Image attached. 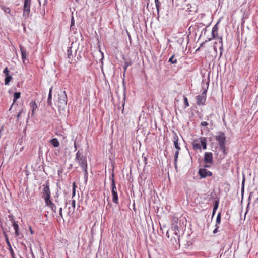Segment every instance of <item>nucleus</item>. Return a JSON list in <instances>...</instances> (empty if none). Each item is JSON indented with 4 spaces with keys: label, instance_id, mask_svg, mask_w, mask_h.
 Instances as JSON below:
<instances>
[{
    "label": "nucleus",
    "instance_id": "1",
    "mask_svg": "<svg viewBox=\"0 0 258 258\" xmlns=\"http://www.w3.org/2000/svg\"><path fill=\"white\" fill-rule=\"evenodd\" d=\"M75 161L81 167L83 171L87 174V158L83 154L82 151L78 150L76 154Z\"/></svg>",
    "mask_w": 258,
    "mask_h": 258
},
{
    "label": "nucleus",
    "instance_id": "2",
    "mask_svg": "<svg viewBox=\"0 0 258 258\" xmlns=\"http://www.w3.org/2000/svg\"><path fill=\"white\" fill-rule=\"evenodd\" d=\"M215 139L218 142L220 149L223 153L225 151L226 137L225 133L222 132L217 133Z\"/></svg>",
    "mask_w": 258,
    "mask_h": 258
},
{
    "label": "nucleus",
    "instance_id": "3",
    "mask_svg": "<svg viewBox=\"0 0 258 258\" xmlns=\"http://www.w3.org/2000/svg\"><path fill=\"white\" fill-rule=\"evenodd\" d=\"M58 100V107L60 108H63L67 105V96L66 92L63 91L61 94H59Z\"/></svg>",
    "mask_w": 258,
    "mask_h": 258
},
{
    "label": "nucleus",
    "instance_id": "4",
    "mask_svg": "<svg viewBox=\"0 0 258 258\" xmlns=\"http://www.w3.org/2000/svg\"><path fill=\"white\" fill-rule=\"evenodd\" d=\"M111 193L112 195V201L115 204L118 203V197L117 192V189L114 178L111 181Z\"/></svg>",
    "mask_w": 258,
    "mask_h": 258
},
{
    "label": "nucleus",
    "instance_id": "5",
    "mask_svg": "<svg viewBox=\"0 0 258 258\" xmlns=\"http://www.w3.org/2000/svg\"><path fill=\"white\" fill-rule=\"evenodd\" d=\"M44 188L43 189V196L42 197L44 198L45 201L50 199L51 192L49 188V184L48 181H47L45 184L43 185Z\"/></svg>",
    "mask_w": 258,
    "mask_h": 258
},
{
    "label": "nucleus",
    "instance_id": "6",
    "mask_svg": "<svg viewBox=\"0 0 258 258\" xmlns=\"http://www.w3.org/2000/svg\"><path fill=\"white\" fill-rule=\"evenodd\" d=\"M207 90L205 89L201 94L196 96L197 104L200 105H205L206 99Z\"/></svg>",
    "mask_w": 258,
    "mask_h": 258
},
{
    "label": "nucleus",
    "instance_id": "7",
    "mask_svg": "<svg viewBox=\"0 0 258 258\" xmlns=\"http://www.w3.org/2000/svg\"><path fill=\"white\" fill-rule=\"evenodd\" d=\"M31 4V0L24 1L23 15L25 18L28 17L29 16Z\"/></svg>",
    "mask_w": 258,
    "mask_h": 258
},
{
    "label": "nucleus",
    "instance_id": "8",
    "mask_svg": "<svg viewBox=\"0 0 258 258\" xmlns=\"http://www.w3.org/2000/svg\"><path fill=\"white\" fill-rule=\"evenodd\" d=\"M204 161L205 164H212L213 163V154L211 152H205Z\"/></svg>",
    "mask_w": 258,
    "mask_h": 258
},
{
    "label": "nucleus",
    "instance_id": "9",
    "mask_svg": "<svg viewBox=\"0 0 258 258\" xmlns=\"http://www.w3.org/2000/svg\"><path fill=\"white\" fill-rule=\"evenodd\" d=\"M199 174L201 178H206L208 176L210 177L212 176V173L205 168L200 169L199 170Z\"/></svg>",
    "mask_w": 258,
    "mask_h": 258
},
{
    "label": "nucleus",
    "instance_id": "10",
    "mask_svg": "<svg viewBox=\"0 0 258 258\" xmlns=\"http://www.w3.org/2000/svg\"><path fill=\"white\" fill-rule=\"evenodd\" d=\"M173 133L174 134V136L173 138V142L174 144V146L176 150H180L181 148L178 143L179 139H178V135H177V133L174 131H173Z\"/></svg>",
    "mask_w": 258,
    "mask_h": 258
},
{
    "label": "nucleus",
    "instance_id": "11",
    "mask_svg": "<svg viewBox=\"0 0 258 258\" xmlns=\"http://www.w3.org/2000/svg\"><path fill=\"white\" fill-rule=\"evenodd\" d=\"M21 53V56H22V59L23 60V63H25V61L27 60V52L25 48L23 47L20 46Z\"/></svg>",
    "mask_w": 258,
    "mask_h": 258
},
{
    "label": "nucleus",
    "instance_id": "12",
    "mask_svg": "<svg viewBox=\"0 0 258 258\" xmlns=\"http://www.w3.org/2000/svg\"><path fill=\"white\" fill-rule=\"evenodd\" d=\"M29 105L32 110V115H34L35 113V111L38 108V105L34 100L31 101Z\"/></svg>",
    "mask_w": 258,
    "mask_h": 258
},
{
    "label": "nucleus",
    "instance_id": "13",
    "mask_svg": "<svg viewBox=\"0 0 258 258\" xmlns=\"http://www.w3.org/2000/svg\"><path fill=\"white\" fill-rule=\"evenodd\" d=\"M45 202L46 206H48L50 208H51V209L53 212H56V207L54 204L51 202L50 199L45 201Z\"/></svg>",
    "mask_w": 258,
    "mask_h": 258
},
{
    "label": "nucleus",
    "instance_id": "14",
    "mask_svg": "<svg viewBox=\"0 0 258 258\" xmlns=\"http://www.w3.org/2000/svg\"><path fill=\"white\" fill-rule=\"evenodd\" d=\"M201 146L204 150L207 148V139L205 137H201L200 138Z\"/></svg>",
    "mask_w": 258,
    "mask_h": 258
},
{
    "label": "nucleus",
    "instance_id": "15",
    "mask_svg": "<svg viewBox=\"0 0 258 258\" xmlns=\"http://www.w3.org/2000/svg\"><path fill=\"white\" fill-rule=\"evenodd\" d=\"M13 226L15 230V233L16 236L20 235L21 233L19 231V226L16 222L14 221L13 224Z\"/></svg>",
    "mask_w": 258,
    "mask_h": 258
},
{
    "label": "nucleus",
    "instance_id": "16",
    "mask_svg": "<svg viewBox=\"0 0 258 258\" xmlns=\"http://www.w3.org/2000/svg\"><path fill=\"white\" fill-rule=\"evenodd\" d=\"M49 143L54 147H58L60 144L56 138H53L49 141Z\"/></svg>",
    "mask_w": 258,
    "mask_h": 258
},
{
    "label": "nucleus",
    "instance_id": "17",
    "mask_svg": "<svg viewBox=\"0 0 258 258\" xmlns=\"http://www.w3.org/2000/svg\"><path fill=\"white\" fill-rule=\"evenodd\" d=\"M175 235H176V237H171L170 240L171 244L173 245L177 244L178 241L179 240V236L177 235V233H175Z\"/></svg>",
    "mask_w": 258,
    "mask_h": 258
},
{
    "label": "nucleus",
    "instance_id": "18",
    "mask_svg": "<svg viewBox=\"0 0 258 258\" xmlns=\"http://www.w3.org/2000/svg\"><path fill=\"white\" fill-rule=\"evenodd\" d=\"M52 90V87H51L49 90V95H48V99H47V103L48 105H51V104H52V102H51Z\"/></svg>",
    "mask_w": 258,
    "mask_h": 258
},
{
    "label": "nucleus",
    "instance_id": "19",
    "mask_svg": "<svg viewBox=\"0 0 258 258\" xmlns=\"http://www.w3.org/2000/svg\"><path fill=\"white\" fill-rule=\"evenodd\" d=\"M67 56L70 59L72 60L73 58V55L72 53V48L71 47H68L67 50Z\"/></svg>",
    "mask_w": 258,
    "mask_h": 258
},
{
    "label": "nucleus",
    "instance_id": "20",
    "mask_svg": "<svg viewBox=\"0 0 258 258\" xmlns=\"http://www.w3.org/2000/svg\"><path fill=\"white\" fill-rule=\"evenodd\" d=\"M1 8L5 12V13L9 14H10L11 15H12V14H11V11L9 7H7L3 6H1Z\"/></svg>",
    "mask_w": 258,
    "mask_h": 258
},
{
    "label": "nucleus",
    "instance_id": "21",
    "mask_svg": "<svg viewBox=\"0 0 258 258\" xmlns=\"http://www.w3.org/2000/svg\"><path fill=\"white\" fill-rule=\"evenodd\" d=\"M20 92H15L14 94L13 103H14L16 100L20 97Z\"/></svg>",
    "mask_w": 258,
    "mask_h": 258
},
{
    "label": "nucleus",
    "instance_id": "22",
    "mask_svg": "<svg viewBox=\"0 0 258 258\" xmlns=\"http://www.w3.org/2000/svg\"><path fill=\"white\" fill-rule=\"evenodd\" d=\"M155 1V4L156 8L157 9V11L158 13L159 12V10L160 9L161 7V3L160 2L159 0H154Z\"/></svg>",
    "mask_w": 258,
    "mask_h": 258
},
{
    "label": "nucleus",
    "instance_id": "23",
    "mask_svg": "<svg viewBox=\"0 0 258 258\" xmlns=\"http://www.w3.org/2000/svg\"><path fill=\"white\" fill-rule=\"evenodd\" d=\"M12 79V76L10 75L9 76H6L5 79V84L6 85H9L10 82Z\"/></svg>",
    "mask_w": 258,
    "mask_h": 258
},
{
    "label": "nucleus",
    "instance_id": "24",
    "mask_svg": "<svg viewBox=\"0 0 258 258\" xmlns=\"http://www.w3.org/2000/svg\"><path fill=\"white\" fill-rule=\"evenodd\" d=\"M68 204L71 205V206H73L75 208L76 207V201L75 200L73 199L72 200H70L68 202H66V206Z\"/></svg>",
    "mask_w": 258,
    "mask_h": 258
},
{
    "label": "nucleus",
    "instance_id": "25",
    "mask_svg": "<svg viewBox=\"0 0 258 258\" xmlns=\"http://www.w3.org/2000/svg\"><path fill=\"white\" fill-rule=\"evenodd\" d=\"M75 208L73 206H69L68 207V214L69 215H72L75 211Z\"/></svg>",
    "mask_w": 258,
    "mask_h": 258
},
{
    "label": "nucleus",
    "instance_id": "26",
    "mask_svg": "<svg viewBox=\"0 0 258 258\" xmlns=\"http://www.w3.org/2000/svg\"><path fill=\"white\" fill-rule=\"evenodd\" d=\"M180 151V150H176V152L175 153L174 162H175V166L176 165V164H177V159H178V155H179Z\"/></svg>",
    "mask_w": 258,
    "mask_h": 258
},
{
    "label": "nucleus",
    "instance_id": "27",
    "mask_svg": "<svg viewBox=\"0 0 258 258\" xmlns=\"http://www.w3.org/2000/svg\"><path fill=\"white\" fill-rule=\"evenodd\" d=\"M219 205V202L218 201H215L213 209V215L215 214L216 211L217 210Z\"/></svg>",
    "mask_w": 258,
    "mask_h": 258
},
{
    "label": "nucleus",
    "instance_id": "28",
    "mask_svg": "<svg viewBox=\"0 0 258 258\" xmlns=\"http://www.w3.org/2000/svg\"><path fill=\"white\" fill-rule=\"evenodd\" d=\"M217 31H218V28L216 26H215L213 28L212 31V34L213 36V38L216 37L215 33L217 34Z\"/></svg>",
    "mask_w": 258,
    "mask_h": 258
},
{
    "label": "nucleus",
    "instance_id": "29",
    "mask_svg": "<svg viewBox=\"0 0 258 258\" xmlns=\"http://www.w3.org/2000/svg\"><path fill=\"white\" fill-rule=\"evenodd\" d=\"M169 62H170L171 63H176L177 60L176 59L174 58V55H173L169 59Z\"/></svg>",
    "mask_w": 258,
    "mask_h": 258
},
{
    "label": "nucleus",
    "instance_id": "30",
    "mask_svg": "<svg viewBox=\"0 0 258 258\" xmlns=\"http://www.w3.org/2000/svg\"><path fill=\"white\" fill-rule=\"evenodd\" d=\"M184 108H186L189 106V104L188 101V99L186 97H183Z\"/></svg>",
    "mask_w": 258,
    "mask_h": 258
},
{
    "label": "nucleus",
    "instance_id": "31",
    "mask_svg": "<svg viewBox=\"0 0 258 258\" xmlns=\"http://www.w3.org/2000/svg\"><path fill=\"white\" fill-rule=\"evenodd\" d=\"M221 222V213H219L216 218V224H219Z\"/></svg>",
    "mask_w": 258,
    "mask_h": 258
},
{
    "label": "nucleus",
    "instance_id": "32",
    "mask_svg": "<svg viewBox=\"0 0 258 258\" xmlns=\"http://www.w3.org/2000/svg\"><path fill=\"white\" fill-rule=\"evenodd\" d=\"M3 73L5 75L6 77L10 76V75H9V70H8L7 67H6V68H5L4 69V70L3 71Z\"/></svg>",
    "mask_w": 258,
    "mask_h": 258
},
{
    "label": "nucleus",
    "instance_id": "33",
    "mask_svg": "<svg viewBox=\"0 0 258 258\" xmlns=\"http://www.w3.org/2000/svg\"><path fill=\"white\" fill-rule=\"evenodd\" d=\"M194 149H201V145L199 143L193 144Z\"/></svg>",
    "mask_w": 258,
    "mask_h": 258
},
{
    "label": "nucleus",
    "instance_id": "34",
    "mask_svg": "<svg viewBox=\"0 0 258 258\" xmlns=\"http://www.w3.org/2000/svg\"><path fill=\"white\" fill-rule=\"evenodd\" d=\"M201 125L203 126H206L208 125V123L206 121H203L201 123Z\"/></svg>",
    "mask_w": 258,
    "mask_h": 258
},
{
    "label": "nucleus",
    "instance_id": "35",
    "mask_svg": "<svg viewBox=\"0 0 258 258\" xmlns=\"http://www.w3.org/2000/svg\"><path fill=\"white\" fill-rule=\"evenodd\" d=\"M23 110H21L19 111V112L18 113V114H17V119H18L19 118V117L20 116L21 113L23 112Z\"/></svg>",
    "mask_w": 258,
    "mask_h": 258
},
{
    "label": "nucleus",
    "instance_id": "36",
    "mask_svg": "<svg viewBox=\"0 0 258 258\" xmlns=\"http://www.w3.org/2000/svg\"><path fill=\"white\" fill-rule=\"evenodd\" d=\"M216 228L213 230V233H216L218 231V229L219 228V226L217 225H216Z\"/></svg>",
    "mask_w": 258,
    "mask_h": 258
},
{
    "label": "nucleus",
    "instance_id": "37",
    "mask_svg": "<svg viewBox=\"0 0 258 258\" xmlns=\"http://www.w3.org/2000/svg\"><path fill=\"white\" fill-rule=\"evenodd\" d=\"M75 194H76V189H73L72 198H73L75 196Z\"/></svg>",
    "mask_w": 258,
    "mask_h": 258
},
{
    "label": "nucleus",
    "instance_id": "38",
    "mask_svg": "<svg viewBox=\"0 0 258 258\" xmlns=\"http://www.w3.org/2000/svg\"><path fill=\"white\" fill-rule=\"evenodd\" d=\"M76 183L75 182H74L73 183V189H76Z\"/></svg>",
    "mask_w": 258,
    "mask_h": 258
},
{
    "label": "nucleus",
    "instance_id": "39",
    "mask_svg": "<svg viewBox=\"0 0 258 258\" xmlns=\"http://www.w3.org/2000/svg\"><path fill=\"white\" fill-rule=\"evenodd\" d=\"M220 43L221 44V46H223V42H222V39L221 37H220Z\"/></svg>",
    "mask_w": 258,
    "mask_h": 258
},
{
    "label": "nucleus",
    "instance_id": "40",
    "mask_svg": "<svg viewBox=\"0 0 258 258\" xmlns=\"http://www.w3.org/2000/svg\"><path fill=\"white\" fill-rule=\"evenodd\" d=\"M244 179L243 180V182H242V190H244Z\"/></svg>",
    "mask_w": 258,
    "mask_h": 258
},
{
    "label": "nucleus",
    "instance_id": "41",
    "mask_svg": "<svg viewBox=\"0 0 258 258\" xmlns=\"http://www.w3.org/2000/svg\"><path fill=\"white\" fill-rule=\"evenodd\" d=\"M29 230H30V233L32 234L33 233V231L32 230V229L31 227H29Z\"/></svg>",
    "mask_w": 258,
    "mask_h": 258
},
{
    "label": "nucleus",
    "instance_id": "42",
    "mask_svg": "<svg viewBox=\"0 0 258 258\" xmlns=\"http://www.w3.org/2000/svg\"><path fill=\"white\" fill-rule=\"evenodd\" d=\"M74 24V21L73 20V17H72V21H71V25H73Z\"/></svg>",
    "mask_w": 258,
    "mask_h": 258
},
{
    "label": "nucleus",
    "instance_id": "43",
    "mask_svg": "<svg viewBox=\"0 0 258 258\" xmlns=\"http://www.w3.org/2000/svg\"><path fill=\"white\" fill-rule=\"evenodd\" d=\"M166 236H167L168 238H169L170 236H169V232H168V231H167V232H166Z\"/></svg>",
    "mask_w": 258,
    "mask_h": 258
},
{
    "label": "nucleus",
    "instance_id": "44",
    "mask_svg": "<svg viewBox=\"0 0 258 258\" xmlns=\"http://www.w3.org/2000/svg\"><path fill=\"white\" fill-rule=\"evenodd\" d=\"M205 167L209 168L210 167V165H208V164H206V165L204 166Z\"/></svg>",
    "mask_w": 258,
    "mask_h": 258
},
{
    "label": "nucleus",
    "instance_id": "45",
    "mask_svg": "<svg viewBox=\"0 0 258 258\" xmlns=\"http://www.w3.org/2000/svg\"><path fill=\"white\" fill-rule=\"evenodd\" d=\"M59 215L60 216V217H61V218H63L62 212L59 213Z\"/></svg>",
    "mask_w": 258,
    "mask_h": 258
},
{
    "label": "nucleus",
    "instance_id": "46",
    "mask_svg": "<svg viewBox=\"0 0 258 258\" xmlns=\"http://www.w3.org/2000/svg\"><path fill=\"white\" fill-rule=\"evenodd\" d=\"M61 212H62V208H60L59 209V213H61Z\"/></svg>",
    "mask_w": 258,
    "mask_h": 258
},
{
    "label": "nucleus",
    "instance_id": "47",
    "mask_svg": "<svg viewBox=\"0 0 258 258\" xmlns=\"http://www.w3.org/2000/svg\"><path fill=\"white\" fill-rule=\"evenodd\" d=\"M125 64H126V66H125V68H124L125 70H126V68H127V66L128 65V64H126V63H125Z\"/></svg>",
    "mask_w": 258,
    "mask_h": 258
},
{
    "label": "nucleus",
    "instance_id": "48",
    "mask_svg": "<svg viewBox=\"0 0 258 258\" xmlns=\"http://www.w3.org/2000/svg\"><path fill=\"white\" fill-rule=\"evenodd\" d=\"M148 6H149V3H148L147 4V9H148Z\"/></svg>",
    "mask_w": 258,
    "mask_h": 258
}]
</instances>
